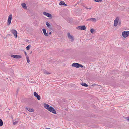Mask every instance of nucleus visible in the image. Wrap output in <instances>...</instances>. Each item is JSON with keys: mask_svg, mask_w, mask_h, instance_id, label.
Wrapping results in <instances>:
<instances>
[{"mask_svg": "<svg viewBox=\"0 0 129 129\" xmlns=\"http://www.w3.org/2000/svg\"><path fill=\"white\" fill-rule=\"evenodd\" d=\"M44 107L50 112L56 114L57 113L56 110L52 106H49V105L47 104L44 103Z\"/></svg>", "mask_w": 129, "mask_h": 129, "instance_id": "obj_1", "label": "nucleus"}, {"mask_svg": "<svg viewBox=\"0 0 129 129\" xmlns=\"http://www.w3.org/2000/svg\"><path fill=\"white\" fill-rule=\"evenodd\" d=\"M122 35L124 37L126 38L129 36V31H124L122 33Z\"/></svg>", "mask_w": 129, "mask_h": 129, "instance_id": "obj_2", "label": "nucleus"}, {"mask_svg": "<svg viewBox=\"0 0 129 129\" xmlns=\"http://www.w3.org/2000/svg\"><path fill=\"white\" fill-rule=\"evenodd\" d=\"M120 19L119 17H117L114 21V26L116 27L117 26L118 23V22Z\"/></svg>", "mask_w": 129, "mask_h": 129, "instance_id": "obj_3", "label": "nucleus"}, {"mask_svg": "<svg viewBox=\"0 0 129 129\" xmlns=\"http://www.w3.org/2000/svg\"><path fill=\"white\" fill-rule=\"evenodd\" d=\"M12 18V14H10L9 15L8 17V20H7V25H9L11 23Z\"/></svg>", "mask_w": 129, "mask_h": 129, "instance_id": "obj_4", "label": "nucleus"}, {"mask_svg": "<svg viewBox=\"0 0 129 129\" xmlns=\"http://www.w3.org/2000/svg\"><path fill=\"white\" fill-rule=\"evenodd\" d=\"M11 56L15 58H20L22 57V56L20 55H11Z\"/></svg>", "mask_w": 129, "mask_h": 129, "instance_id": "obj_5", "label": "nucleus"}, {"mask_svg": "<svg viewBox=\"0 0 129 129\" xmlns=\"http://www.w3.org/2000/svg\"><path fill=\"white\" fill-rule=\"evenodd\" d=\"M11 32L13 34L15 38L17 37V32L14 29H12L11 31Z\"/></svg>", "mask_w": 129, "mask_h": 129, "instance_id": "obj_6", "label": "nucleus"}, {"mask_svg": "<svg viewBox=\"0 0 129 129\" xmlns=\"http://www.w3.org/2000/svg\"><path fill=\"white\" fill-rule=\"evenodd\" d=\"M67 36L70 39V41L71 42H73L74 40L73 36L71 35L69 33H68L67 34Z\"/></svg>", "mask_w": 129, "mask_h": 129, "instance_id": "obj_7", "label": "nucleus"}, {"mask_svg": "<svg viewBox=\"0 0 129 129\" xmlns=\"http://www.w3.org/2000/svg\"><path fill=\"white\" fill-rule=\"evenodd\" d=\"M43 14L48 17H52L51 14L47 13L46 12H43Z\"/></svg>", "mask_w": 129, "mask_h": 129, "instance_id": "obj_8", "label": "nucleus"}, {"mask_svg": "<svg viewBox=\"0 0 129 129\" xmlns=\"http://www.w3.org/2000/svg\"><path fill=\"white\" fill-rule=\"evenodd\" d=\"M97 20V19H96L93 18H91L89 19H87L86 20V21H90L94 22H96Z\"/></svg>", "mask_w": 129, "mask_h": 129, "instance_id": "obj_9", "label": "nucleus"}, {"mask_svg": "<svg viewBox=\"0 0 129 129\" xmlns=\"http://www.w3.org/2000/svg\"><path fill=\"white\" fill-rule=\"evenodd\" d=\"M79 64L77 63H74L72 64V66L76 67V68H79Z\"/></svg>", "mask_w": 129, "mask_h": 129, "instance_id": "obj_10", "label": "nucleus"}, {"mask_svg": "<svg viewBox=\"0 0 129 129\" xmlns=\"http://www.w3.org/2000/svg\"><path fill=\"white\" fill-rule=\"evenodd\" d=\"M78 27L79 28V29L81 30H84L86 29V27L84 25L80 26H78Z\"/></svg>", "mask_w": 129, "mask_h": 129, "instance_id": "obj_11", "label": "nucleus"}, {"mask_svg": "<svg viewBox=\"0 0 129 129\" xmlns=\"http://www.w3.org/2000/svg\"><path fill=\"white\" fill-rule=\"evenodd\" d=\"M42 30L43 31V33L45 36H48V32L47 33L46 32V30L45 28H43L42 29Z\"/></svg>", "mask_w": 129, "mask_h": 129, "instance_id": "obj_12", "label": "nucleus"}, {"mask_svg": "<svg viewBox=\"0 0 129 129\" xmlns=\"http://www.w3.org/2000/svg\"><path fill=\"white\" fill-rule=\"evenodd\" d=\"M22 6L25 9H27V7H26V4L25 3H22L21 4Z\"/></svg>", "mask_w": 129, "mask_h": 129, "instance_id": "obj_13", "label": "nucleus"}, {"mask_svg": "<svg viewBox=\"0 0 129 129\" xmlns=\"http://www.w3.org/2000/svg\"><path fill=\"white\" fill-rule=\"evenodd\" d=\"M46 24L47 27L50 29H52V27L48 22H47L46 23Z\"/></svg>", "mask_w": 129, "mask_h": 129, "instance_id": "obj_14", "label": "nucleus"}, {"mask_svg": "<svg viewBox=\"0 0 129 129\" xmlns=\"http://www.w3.org/2000/svg\"><path fill=\"white\" fill-rule=\"evenodd\" d=\"M59 4L60 5H64V6H67V5H66L64 1H61L59 3Z\"/></svg>", "mask_w": 129, "mask_h": 129, "instance_id": "obj_15", "label": "nucleus"}, {"mask_svg": "<svg viewBox=\"0 0 129 129\" xmlns=\"http://www.w3.org/2000/svg\"><path fill=\"white\" fill-rule=\"evenodd\" d=\"M25 108L26 109L28 110V111L29 112H34V110L32 109H30L27 107H26Z\"/></svg>", "mask_w": 129, "mask_h": 129, "instance_id": "obj_16", "label": "nucleus"}, {"mask_svg": "<svg viewBox=\"0 0 129 129\" xmlns=\"http://www.w3.org/2000/svg\"><path fill=\"white\" fill-rule=\"evenodd\" d=\"M81 85L85 87H87L88 86V85L86 83H81Z\"/></svg>", "mask_w": 129, "mask_h": 129, "instance_id": "obj_17", "label": "nucleus"}, {"mask_svg": "<svg viewBox=\"0 0 129 129\" xmlns=\"http://www.w3.org/2000/svg\"><path fill=\"white\" fill-rule=\"evenodd\" d=\"M26 59L27 63H28L30 62L29 58L28 56H26Z\"/></svg>", "mask_w": 129, "mask_h": 129, "instance_id": "obj_18", "label": "nucleus"}, {"mask_svg": "<svg viewBox=\"0 0 129 129\" xmlns=\"http://www.w3.org/2000/svg\"><path fill=\"white\" fill-rule=\"evenodd\" d=\"M3 125V122L1 119H0V126H2Z\"/></svg>", "mask_w": 129, "mask_h": 129, "instance_id": "obj_19", "label": "nucleus"}, {"mask_svg": "<svg viewBox=\"0 0 129 129\" xmlns=\"http://www.w3.org/2000/svg\"><path fill=\"white\" fill-rule=\"evenodd\" d=\"M31 45H29L28 46H27L26 47V49L27 50H29V49H30V48L31 47Z\"/></svg>", "mask_w": 129, "mask_h": 129, "instance_id": "obj_20", "label": "nucleus"}, {"mask_svg": "<svg viewBox=\"0 0 129 129\" xmlns=\"http://www.w3.org/2000/svg\"><path fill=\"white\" fill-rule=\"evenodd\" d=\"M44 74H50V73L48 72L46 70H45L44 71Z\"/></svg>", "mask_w": 129, "mask_h": 129, "instance_id": "obj_21", "label": "nucleus"}, {"mask_svg": "<svg viewBox=\"0 0 129 129\" xmlns=\"http://www.w3.org/2000/svg\"><path fill=\"white\" fill-rule=\"evenodd\" d=\"M34 95L36 97L38 95V94L36 92H34Z\"/></svg>", "mask_w": 129, "mask_h": 129, "instance_id": "obj_22", "label": "nucleus"}, {"mask_svg": "<svg viewBox=\"0 0 129 129\" xmlns=\"http://www.w3.org/2000/svg\"><path fill=\"white\" fill-rule=\"evenodd\" d=\"M36 97L37 98V99L38 100H40L41 99L40 96L38 95L37 96H36Z\"/></svg>", "mask_w": 129, "mask_h": 129, "instance_id": "obj_23", "label": "nucleus"}, {"mask_svg": "<svg viewBox=\"0 0 129 129\" xmlns=\"http://www.w3.org/2000/svg\"><path fill=\"white\" fill-rule=\"evenodd\" d=\"M102 0H94V1L96 2H101Z\"/></svg>", "mask_w": 129, "mask_h": 129, "instance_id": "obj_24", "label": "nucleus"}, {"mask_svg": "<svg viewBox=\"0 0 129 129\" xmlns=\"http://www.w3.org/2000/svg\"><path fill=\"white\" fill-rule=\"evenodd\" d=\"M18 123V122L17 121H16L14 122L13 123V124L14 125H15L16 124H17Z\"/></svg>", "mask_w": 129, "mask_h": 129, "instance_id": "obj_25", "label": "nucleus"}, {"mask_svg": "<svg viewBox=\"0 0 129 129\" xmlns=\"http://www.w3.org/2000/svg\"><path fill=\"white\" fill-rule=\"evenodd\" d=\"M94 30L93 29H91L90 30V32L91 33H92L94 32Z\"/></svg>", "mask_w": 129, "mask_h": 129, "instance_id": "obj_26", "label": "nucleus"}, {"mask_svg": "<svg viewBox=\"0 0 129 129\" xmlns=\"http://www.w3.org/2000/svg\"><path fill=\"white\" fill-rule=\"evenodd\" d=\"M118 23H119V25H120V24H121V20L120 19H119V21L118 22Z\"/></svg>", "mask_w": 129, "mask_h": 129, "instance_id": "obj_27", "label": "nucleus"}, {"mask_svg": "<svg viewBox=\"0 0 129 129\" xmlns=\"http://www.w3.org/2000/svg\"><path fill=\"white\" fill-rule=\"evenodd\" d=\"M125 119L128 121H129V117H125Z\"/></svg>", "mask_w": 129, "mask_h": 129, "instance_id": "obj_28", "label": "nucleus"}, {"mask_svg": "<svg viewBox=\"0 0 129 129\" xmlns=\"http://www.w3.org/2000/svg\"><path fill=\"white\" fill-rule=\"evenodd\" d=\"M80 67H81V68H82L83 67V66L82 65H81V64H79V68Z\"/></svg>", "mask_w": 129, "mask_h": 129, "instance_id": "obj_29", "label": "nucleus"}, {"mask_svg": "<svg viewBox=\"0 0 129 129\" xmlns=\"http://www.w3.org/2000/svg\"><path fill=\"white\" fill-rule=\"evenodd\" d=\"M24 53L26 56H26H28L27 55V54H26V52H25V51H24Z\"/></svg>", "mask_w": 129, "mask_h": 129, "instance_id": "obj_30", "label": "nucleus"}, {"mask_svg": "<svg viewBox=\"0 0 129 129\" xmlns=\"http://www.w3.org/2000/svg\"><path fill=\"white\" fill-rule=\"evenodd\" d=\"M95 85H98L97 84H94L92 85V86H94Z\"/></svg>", "mask_w": 129, "mask_h": 129, "instance_id": "obj_31", "label": "nucleus"}, {"mask_svg": "<svg viewBox=\"0 0 129 129\" xmlns=\"http://www.w3.org/2000/svg\"><path fill=\"white\" fill-rule=\"evenodd\" d=\"M86 9H91V8H86Z\"/></svg>", "mask_w": 129, "mask_h": 129, "instance_id": "obj_32", "label": "nucleus"}, {"mask_svg": "<svg viewBox=\"0 0 129 129\" xmlns=\"http://www.w3.org/2000/svg\"><path fill=\"white\" fill-rule=\"evenodd\" d=\"M52 34V33L51 32H50L49 33V35H51V34Z\"/></svg>", "mask_w": 129, "mask_h": 129, "instance_id": "obj_33", "label": "nucleus"}, {"mask_svg": "<svg viewBox=\"0 0 129 129\" xmlns=\"http://www.w3.org/2000/svg\"><path fill=\"white\" fill-rule=\"evenodd\" d=\"M66 129H68L66 128Z\"/></svg>", "mask_w": 129, "mask_h": 129, "instance_id": "obj_34", "label": "nucleus"}]
</instances>
